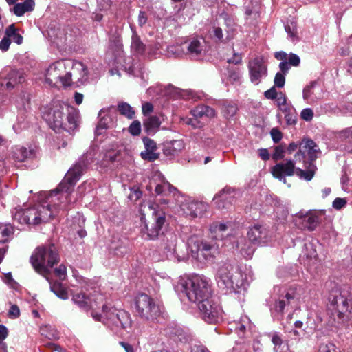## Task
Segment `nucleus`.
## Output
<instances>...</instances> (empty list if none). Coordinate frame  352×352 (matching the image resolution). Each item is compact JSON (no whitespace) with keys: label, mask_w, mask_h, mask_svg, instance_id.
I'll return each instance as SVG.
<instances>
[{"label":"nucleus","mask_w":352,"mask_h":352,"mask_svg":"<svg viewBox=\"0 0 352 352\" xmlns=\"http://www.w3.org/2000/svg\"><path fill=\"white\" fill-rule=\"evenodd\" d=\"M82 173V165L75 164L67 171L58 188L50 193L47 200L27 209L16 208L12 214L13 219L21 224L34 226L47 222L57 212L56 204L52 206V202L60 199H65L68 203L72 201L69 199L72 189L79 180Z\"/></svg>","instance_id":"nucleus-1"},{"label":"nucleus","mask_w":352,"mask_h":352,"mask_svg":"<svg viewBox=\"0 0 352 352\" xmlns=\"http://www.w3.org/2000/svg\"><path fill=\"white\" fill-rule=\"evenodd\" d=\"M175 289L184 293L190 301L197 304L212 297L210 280L198 274L180 277L175 285Z\"/></svg>","instance_id":"nucleus-2"},{"label":"nucleus","mask_w":352,"mask_h":352,"mask_svg":"<svg viewBox=\"0 0 352 352\" xmlns=\"http://www.w3.org/2000/svg\"><path fill=\"white\" fill-rule=\"evenodd\" d=\"M152 201H145L140 206L143 226L140 233L143 239L153 240L160 235L165 223V214Z\"/></svg>","instance_id":"nucleus-3"},{"label":"nucleus","mask_w":352,"mask_h":352,"mask_svg":"<svg viewBox=\"0 0 352 352\" xmlns=\"http://www.w3.org/2000/svg\"><path fill=\"white\" fill-rule=\"evenodd\" d=\"M43 117L54 129L63 128L72 131L78 126V114L76 109L59 101L53 102Z\"/></svg>","instance_id":"nucleus-4"},{"label":"nucleus","mask_w":352,"mask_h":352,"mask_svg":"<svg viewBox=\"0 0 352 352\" xmlns=\"http://www.w3.org/2000/svg\"><path fill=\"white\" fill-rule=\"evenodd\" d=\"M59 261L58 248L52 243L38 247L30 257V263L34 270L45 277H47L51 269Z\"/></svg>","instance_id":"nucleus-5"},{"label":"nucleus","mask_w":352,"mask_h":352,"mask_svg":"<svg viewBox=\"0 0 352 352\" xmlns=\"http://www.w3.org/2000/svg\"><path fill=\"white\" fill-rule=\"evenodd\" d=\"M217 276L219 287L226 288L233 292H239L241 289H245L249 284L247 274L229 265L220 267Z\"/></svg>","instance_id":"nucleus-6"},{"label":"nucleus","mask_w":352,"mask_h":352,"mask_svg":"<svg viewBox=\"0 0 352 352\" xmlns=\"http://www.w3.org/2000/svg\"><path fill=\"white\" fill-rule=\"evenodd\" d=\"M296 161L292 160H287L285 162H280L276 164L271 169L272 175L278 179L280 182L286 184V177H291L296 175L300 179H304L306 181L312 179L316 166L313 164H309L308 170H303L300 168L296 167Z\"/></svg>","instance_id":"nucleus-7"},{"label":"nucleus","mask_w":352,"mask_h":352,"mask_svg":"<svg viewBox=\"0 0 352 352\" xmlns=\"http://www.w3.org/2000/svg\"><path fill=\"white\" fill-rule=\"evenodd\" d=\"M71 67V59H61L50 64L45 74L46 83L52 87H69V69Z\"/></svg>","instance_id":"nucleus-8"},{"label":"nucleus","mask_w":352,"mask_h":352,"mask_svg":"<svg viewBox=\"0 0 352 352\" xmlns=\"http://www.w3.org/2000/svg\"><path fill=\"white\" fill-rule=\"evenodd\" d=\"M188 247L191 256L199 262L211 260L217 252V248L214 243L197 236H191L189 239Z\"/></svg>","instance_id":"nucleus-9"},{"label":"nucleus","mask_w":352,"mask_h":352,"mask_svg":"<svg viewBox=\"0 0 352 352\" xmlns=\"http://www.w3.org/2000/svg\"><path fill=\"white\" fill-rule=\"evenodd\" d=\"M320 153L318 145L311 139H303L300 142V149L294 155L296 162L302 163L305 170H308L309 164L318 157Z\"/></svg>","instance_id":"nucleus-10"},{"label":"nucleus","mask_w":352,"mask_h":352,"mask_svg":"<svg viewBox=\"0 0 352 352\" xmlns=\"http://www.w3.org/2000/svg\"><path fill=\"white\" fill-rule=\"evenodd\" d=\"M102 314L97 311L91 312L92 318L97 322H100L110 328L112 331L118 332V310L116 307L109 305L104 300L100 304Z\"/></svg>","instance_id":"nucleus-11"},{"label":"nucleus","mask_w":352,"mask_h":352,"mask_svg":"<svg viewBox=\"0 0 352 352\" xmlns=\"http://www.w3.org/2000/svg\"><path fill=\"white\" fill-rule=\"evenodd\" d=\"M135 309L138 316L146 320H153L160 314L159 307L147 294H142L135 299Z\"/></svg>","instance_id":"nucleus-12"},{"label":"nucleus","mask_w":352,"mask_h":352,"mask_svg":"<svg viewBox=\"0 0 352 352\" xmlns=\"http://www.w3.org/2000/svg\"><path fill=\"white\" fill-rule=\"evenodd\" d=\"M176 200L183 214L192 218L202 216L208 208V206L206 203L195 201L181 193L177 196Z\"/></svg>","instance_id":"nucleus-13"},{"label":"nucleus","mask_w":352,"mask_h":352,"mask_svg":"<svg viewBox=\"0 0 352 352\" xmlns=\"http://www.w3.org/2000/svg\"><path fill=\"white\" fill-rule=\"evenodd\" d=\"M201 316L208 323H217L223 318L221 306L212 297L198 304Z\"/></svg>","instance_id":"nucleus-14"},{"label":"nucleus","mask_w":352,"mask_h":352,"mask_svg":"<svg viewBox=\"0 0 352 352\" xmlns=\"http://www.w3.org/2000/svg\"><path fill=\"white\" fill-rule=\"evenodd\" d=\"M104 300L105 296L97 292H94L89 296L83 293H77L72 296V301L80 308L85 311L91 310V312L100 309V304L104 302Z\"/></svg>","instance_id":"nucleus-15"},{"label":"nucleus","mask_w":352,"mask_h":352,"mask_svg":"<svg viewBox=\"0 0 352 352\" xmlns=\"http://www.w3.org/2000/svg\"><path fill=\"white\" fill-rule=\"evenodd\" d=\"M248 237L254 244L263 245L272 241V233L265 226L256 224L250 228Z\"/></svg>","instance_id":"nucleus-16"},{"label":"nucleus","mask_w":352,"mask_h":352,"mask_svg":"<svg viewBox=\"0 0 352 352\" xmlns=\"http://www.w3.org/2000/svg\"><path fill=\"white\" fill-rule=\"evenodd\" d=\"M72 67L69 69V86L73 82L82 85L88 80V71L81 62L71 60Z\"/></svg>","instance_id":"nucleus-17"},{"label":"nucleus","mask_w":352,"mask_h":352,"mask_svg":"<svg viewBox=\"0 0 352 352\" xmlns=\"http://www.w3.org/2000/svg\"><path fill=\"white\" fill-rule=\"evenodd\" d=\"M250 80L255 85H258L262 78L267 74V65L262 57H256L248 64Z\"/></svg>","instance_id":"nucleus-18"},{"label":"nucleus","mask_w":352,"mask_h":352,"mask_svg":"<svg viewBox=\"0 0 352 352\" xmlns=\"http://www.w3.org/2000/svg\"><path fill=\"white\" fill-rule=\"evenodd\" d=\"M323 94L322 87L316 81L311 82L302 91L304 100H309L311 103L321 100L323 98Z\"/></svg>","instance_id":"nucleus-19"},{"label":"nucleus","mask_w":352,"mask_h":352,"mask_svg":"<svg viewBox=\"0 0 352 352\" xmlns=\"http://www.w3.org/2000/svg\"><path fill=\"white\" fill-rule=\"evenodd\" d=\"M18 109L17 120L19 122H23L28 118V113L30 109V96L29 94L23 93L19 96L16 100Z\"/></svg>","instance_id":"nucleus-20"},{"label":"nucleus","mask_w":352,"mask_h":352,"mask_svg":"<svg viewBox=\"0 0 352 352\" xmlns=\"http://www.w3.org/2000/svg\"><path fill=\"white\" fill-rule=\"evenodd\" d=\"M116 109L113 107L103 109L99 112L100 121L98 129H107L114 126L116 122Z\"/></svg>","instance_id":"nucleus-21"},{"label":"nucleus","mask_w":352,"mask_h":352,"mask_svg":"<svg viewBox=\"0 0 352 352\" xmlns=\"http://www.w3.org/2000/svg\"><path fill=\"white\" fill-rule=\"evenodd\" d=\"M213 201L219 209L229 208L233 204L234 195L230 190L223 189L214 197Z\"/></svg>","instance_id":"nucleus-22"},{"label":"nucleus","mask_w":352,"mask_h":352,"mask_svg":"<svg viewBox=\"0 0 352 352\" xmlns=\"http://www.w3.org/2000/svg\"><path fill=\"white\" fill-rule=\"evenodd\" d=\"M143 142L145 150L140 153L142 158L148 162H153L158 159L159 154L155 152L157 150L156 143L148 138H144Z\"/></svg>","instance_id":"nucleus-23"},{"label":"nucleus","mask_w":352,"mask_h":352,"mask_svg":"<svg viewBox=\"0 0 352 352\" xmlns=\"http://www.w3.org/2000/svg\"><path fill=\"white\" fill-rule=\"evenodd\" d=\"M184 148V143L182 140L167 141L164 144V154L166 156H175L178 155Z\"/></svg>","instance_id":"nucleus-24"},{"label":"nucleus","mask_w":352,"mask_h":352,"mask_svg":"<svg viewBox=\"0 0 352 352\" xmlns=\"http://www.w3.org/2000/svg\"><path fill=\"white\" fill-rule=\"evenodd\" d=\"M25 80V75L22 70L10 69L6 76V87L8 89H12L17 85Z\"/></svg>","instance_id":"nucleus-25"},{"label":"nucleus","mask_w":352,"mask_h":352,"mask_svg":"<svg viewBox=\"0 0 352 352\" xmlns=\"http://www.w3.org/2000/svg\"><path fill=\"white\" fill-rule=\"evenodd\" d=\"M184 47H186V55L196 58L202 54L204 46L199 40L193 38L185 42Z\"/></svg>","instance_id":"nucleus-26"},{"label":"nucleus","mask_w":352,"mask_h":352,"mask_svg":"<svg viewBox=\"0 0 352 352\" xmlns=\"http://www.w3.org/2000/svg\"><path fill=\"white\" fill-rule=\"evenodd\" d=\"M254 245L249 239L240 238L237 241V248L240 253L246 258H250L254 252Z\"/></svg>","instance_id":"nucleus-27"},{"label":"nucleus","mask_w":352,"mask_h":352,"mask_svg":"<svg viewBox=\"0 0 352 352\" xmlns=\"http://www.w3.org/2000/svg\"><path fill=\"white\" fill-rule=\"evenodd\" d=\"M333 303L336 305L338 310V316L340 319H344L346 313L349 312V300L342 295L336 296L333 300Z\"/></svg>","instance_id":"nucleus-28"},{"label":"nucleus","mask_w":352,"mask_h":352,"mask_svg":"<svg viewBox=\"0 0 352 352\" xmlns=\"http://www.w3.org/2000/svg\"><path fill=\"white\" fill-rule=\"evenodd\" d=\"M155 192L157 195H164L173 194L176 198L180 194V192H178L174 186H173L169 182L165 181L164 178L162 179L161 184H158L155 186Z\"/></svg>","instance_id":"nucleus-29"},{"label":"nucleus","mask_w":352,"mask_h":352,"mask_svg":"<svg viewBox=\"0 0 352 352\" xmlns=\"http://www.w3.org/2000/svg\"><path fill=\"white\" fill-rule=\"evenodd\" d=\"M191 113L196 119L204 118H212L216 116L215 111L212 108L205 105L197 107L191 111Z\"/></svg>","instance_id":"nucleus-30"},{"label":"nucleus","mask_w":352,"mask_h":352,"mask_svg":"<svg viewBox=\"0 0 352 352\" xmlns=\"http://www.w3.org/2000/svg\"><path fill=\"white\" fill-rule=\"evenodd\" d=\"M34 0H25L22 3H16L12 9L14 14L18 16H23L25 12H31L34 8Z\"/></svg>","instance_id":"nucleus-31"},{"label":"nucleus","mask_w":352,"mask_h":352,"mask_svg":"<svg viewBox=\"0 0 352 352\" xmlns=\"http://www.w3.org/2000/svg\"><path fill=\"white\" fill-rule=\"evenodd\" d=\"M118 316V332L122 329L127 331L130 329L132 320L129 314L123 309H119Z\"/></svg>","instance_id":"nucleus-32"},{"label":"nucleus","mask_w":352,"mask_h":352,"mask_svg":"<svg viewBox=\"0 0 352 352\" xmlns=\"http://www.w3.org/2000/svg\"><path fill=\"white\" fill-rule=\"evenodd\" d=\"M301 288L298 286L289 287L285 292V298L287 304L298 302L300 298Z\"/></svg>","instance_id":"nucleus-33"},{"label":"nucleus","mask_w":352,"mask_h":352,"mask_svg":"<svg viewBox=\"0 0 352 352\" xmlns=\"http://www.w3.org/2000/svg\"><path fill=\"white\" fill-rule=\"evenodd\" d=\"M160 121L157 116H150L144 121V127L148 133H155L160 126Z\"/></svg>","instance_id":"nucleus-34"},{"label":"nucleus","mask_w":352,"mask_h":352,"mask_svg":"<svg viewBox=\"0 0 352 352\" xmlns=\"http://www.w3.org/2000/svg\"><path fill=\"white\" fill-rule=\"evenodd\" d=\"M235 331L239 336H243L246 329L251 328L250 320L248 316H241L240 320L234 322Z\"/></svg>","instance_id":"nucleus-35"},{"label":"nucleus","mask_w":352,"mask_h":352,"mask_svg":"<svg viewBox=\"0 0 352 352\" xmlns=\"http://www.w3.org/2000/svg\"><path fill=\"white\" fill-rule=\"evenodd\" d=\"M320 221V217L315 212L309 213L304 218L305 227L309 231L316 230Z\"/></svg>","instance_id":"nucleus-36"},{"label":"nucleus","mask_w":352,"mask_h":352,"mask_svg":"<svg viewBox=\"0 0 352 352\" xmlns=\"http://www.w3.org/2000/svg\"><path fill=\"white\" fill-rule=\"evenodd\" d=\"M47 280L49 281L50 284L51 291L54 292L58 298L63 300H66L68 298L69 296L67 291L60 283H52L48 278H47Z\"/></svg>","instance_id":"nucleus-37"},{"label":"nucleus","mask_w":352,"mask_h":352,"mask_svg":"<svg viewBox=\"0 0 352 352\" xmlns=\"http://www.w3.org/2000/svg\"><path fill=\"white\" fill-rule=\"evenodd\" d=\"M5 34L17 45L23 43V36L19 33V30L15 27L14 24L10 25L5 31Z\"/></svg>","instance_id":"nucleus-38"},{"label":"nucleus","mask_w":352,"mask_h":352,"mask_svg":"<svg viewBox=\"0 0 352 352\" xmlns=\"http://www.w3.org/2000/svg\"><path fill=\"white\" fill-rule=\"evenodd\" d=\"M31 150H28L24 146H16L13 151V157L19 162H24L32 155Z\"/></svg>","instance_id":"nucleus-39"},{"label":"nucleus","mask_w":352,"mask_h":352,"mask_svg":"<svg viewBox=\"0 0 352 352\" xmlns=\"http://www.w3.org/2000/svg\"><path fill=\"white\" fill-rule=\"evenodd\" d=\"M167 52L170 56L175 57H181L183 55H186V47L184 43H177L176 45H170L167 48Z\"/></svg>","instance_id":"nucleus-40"},{"label":"nucleus","mask_w":352,"mask_h":352,"mask_svg":"<svg viewBox=\"0 0 352 352\" xmlns=\"http://www.w3.org/2000/svg\"><path fill=\"white\" fill-rule=\"evenodd\" d=\"M131 49L138 54H142L145 52V45L135 33L132 36Z\"/></svg>","instance_id":"nucleus-41"},{"label":"nucleus","mask_w":352,"mask_h":352,"mask_svg":"<svg viewBox=\"0 0 352 352\" xmlns=\"http://www.w3.org/2000/svg\"><path fill=\"white\" fill-rule=\"evenodd\" d=\"M285 305L283 300H278L274 302L273 307L271 308L272 316L277 320L281 319Z\"/></svg>","instance_id":"nucleus-42"},{"label":"nucleus","mask_w":352,"mask_h":352,"mask_svg":"<svg viewBox=\"0 0 352 352\" xmlns=\"http://www.w3.org/2000/svg\"><path fill=\"white\" fill-rule=\"evenodd\" d=\"M13 233V228L10 224H0V243L7 242Z\"/></svg>","instance_id":"nucleus-43"},{"label":"nucleus","mask_w":352,"mask_h":352,"mask_svg":"<svg viewBox=\"0 0 352 352\" xmlns=\"http://www.w3.org/2000/svg\"><path fill=\"white\" fill-rule=\"evenodd\" d=\"M304 256L311 260L318 257L316 245L312 242L306 243L303 250Z\"/></svg>","instance_id":"nucleus-44"},{"label":"nucleus","mask_w":352,"mask_h":352,"mask_svg":"<svg viewBox=\"0 0 352 352\" xmlns=\"http://www.w3.org/2000/svg\"><path fill=\"white\" fill-rule=\"evenodd\" d=\"M285 29L288 35V38L292 42H296L299 40L297 32V25L296 23H291L285 26Z\"/></svg>","instance_id":"nucleus-45"},{"label":"nucleus","mask_w":352,"mask_h":352,"mask_svg":"<svg viewBox=\"0 0 352 352\" xmlns=\"http://www.w3.org/2000/svg\"><path fill=\"white\" fill-rule=\"evenodd\" d=\"M118 111L120 114L126 116L129 119H132L135 114L133 108L127 103H120L118 107Z\"/></svg>","instance_id":"nucleus-46"},{"label":"nucleus","mask_w":352,"mask_h":352,"mask_svg":"<svg viewBox=\"0 0 352 352\" xmlns=\"http://www.w3.org/2000/svg\"><path fill=\"white\" fill-rule=\"evenodd\" d=\"M269 336L271 338L272 342L274 345V351L278 352V347L280 346L283 343L280 336L277 332H273L269 333Z\"/></svg>","instance_id":"nucleus-47"},{"label":"nucleus","mask_w":352,"mask_h":352,"mask_svg":"<svg viewBox=\"0 0 352 352\" xmlns=\"http://www.w3.org/2000/svg\"><path fill=\"white\" fill-rule=\"evenodd\" d=\"M318 352H338L336 346L332 342L322 343L318 349Z\"/></svg>","instance_id":"nucleus-48"},{"label":"nucleus","mask_w":352,"mask_h":352,"mask_svg":"<svg viewBox=\"0 0 352 352\" xmlns=\"http://www.w3.org/2000/svg\"><path fill=\"white\" fill-rule=\"evenodd\" d=\"M236 107L233 104H227L223 107V113L226 118L232 117L236 112Z\"/></svg>","instance_id":"nucleus-49"},{"label":"nucleus","mask_w":352,"mask_h":352,"mask_svg":"<svg viewBox=\"0 0 352 352\" xmlns=\"http://www.w3.org/2000/svg\"><path fill=\"white\" fill-rule=\"evenodd\" d=\"M54 273L60 280H64L67 278V267L64 265H60L54 270Z\"/></svg>","instance_id":"nucleus-50"},{"label":"nucleus","mask_w":352,"mask_h":352,"mask_svg":"<svg viewBox=\"0 0 352 352\" xmlns=\"http://www.w3.org/2000/svg\"><path fill=\"white\" fill-rule=\"evenodd\" d=\"M129 131L133 135H138L141 132V124L139 121L135 120L129 126Z\"/></svg>","instance_id":"nucleus-51"},{"label":"nucleus","mask_w":352,"mask_h":352,"mask_svg":"<svg viewBox=\"0 0 352 352\" xmlns=\"http://www.w3.org/2000/svg\"><path fill=\"white\" fill-rule=\"evenodd\" d=\"M300 117L307 122L311 121L314 117V111L311 108L304 109L300 113Z\"/></svg>","instance_id":"nucleus-52"},{"label":"nucleus","mask_w":352,"mask_h":352,"mask_svg":"<svg viewBox=\"0 0 352 352\" xmlns=\"http://www.w3.org/2000/svg\"><path fill=\"white\" fill-rule=\"evenodd\" d=\"M285 83V77L284 74L277 73L274 78V85L277 87H283Z\"/></svg>","instance_id":"nucleus-53"},{"label":"nucleus","mask_w":352,"mask_h":352,"mask_svg":"<svg viewBox=\"0 0 352 352\" xmlns=\"http://www.w3.org/2000/svg\"><path fill=\"white\" fill-rule=\"evenodd\" d=\"M285 149L282 146H278L275 148L272 157L274 160H281L284 157Z\"/></svg>","instance_id":"nucleus-54"},{"label":"nucleus","mask_w":352,"mask_h":352,"mask_svg":"<svg viewBox=\"0 0 352 352\" xmlns=\"http://www.w3.org/2000/svg\"><path fill=\"white\" fill-rule=\"evenodd\" d=\"M10 44L11 40L5 34L4 37L0 41V50L2 52L8 51Z\"/></svg>","instance_id":"nucleus-55"},{"label":"nucleus","mask_w":352,"mask_h":352,"mask_svg":"<svg viewBox=\"0 0 352 352\" xmlns=\"http://www.w3.org/2000/svg\"><path fill=\"white\" fill-rule=\"evenodd\" d=\"M270 135L275 143H278L283 138L282 133L276 128H273L271 130Z\"/></svg>","instance_id":"nucleus-56"},{"label":"nucleus","mask_w":352,"mask_h":352,"mask_svg":"<svg viewBox=\"0 0 352 352\" xmlns=\"http://www.w3.org/2000/svg\"><path fill=\"white\" fill-rule=\"evenodd\" d=\"M20 316V310L17 305H12L8 311V316L10 318H16Z\"/></svg>","instance_id":"nucleus-57"},{"label":"nucleus","mask_w":352,"mask_h":352,"mask_svg":"<svg viewBox=\"0 0 352 352\" xmlns=\"http://www.w3.org/2000/svg\"><path fill=\"white\" fill-rule=\"evenodd\" d=\"M279 94L277 93L275 87H272L270 89L265 91L264 95L266 98L274 100L276 99Z\"/></svg>","instance_id":"nucleus-58"},{"label":"nucleus","mask_w":352,"mask_h":352,"mask_svg":"<svg viewBox=\"0 0 352 352\" xmlns=\"http://www.w3.org/2000/svg\"><path fill=\"white\" fill-rule=\"evenodd\" d=\"M111 4V0H98V6L101 10H108Z\"/></svg>","instance_id":"nucleus-59"},{"label":"nucleus","mask_w":352,"mask_h":352,"mask_svg":"<svg viewBox=\"0 0 352 352\" xmlns=\"http://www.w3.org/2000/svg\"><path fill=\"white\" fill-rule=\"evenodd\" d=\"M346 204L345 199L338 197L333 202V207L336 210L342 208Z\"/></svg>","instance_id":"nucleus-60"},{"label":"nucleus","mask_w":352,"mask_h":352,"mask_svg":"<svg viewBox=\"0 0 352 352\" xmlns=\"http://www.w3.org/2000/svg\"><path fill=\"white\" fill-rule=\"evenodd\" d=\"M288 60V64L294 67L298 66L300 63V57L295 54H290Z\"/></svg>","instance_id":"nucleus-61"},{"label":"nucleus","mask_w":352,"mask_h":352,"mask_svg":"<svg viewBox=\"0 0 352 352\" xmlns=\"http://www.w3.org/2000/svg\"><path fill=\"white\" fill-rule=\"evenodd\" d=\"M184 122L186 124L191 125L193 128H199V127H201V126H202V124L195 118H185V119H184Z\"/></svg>","instance_id":"nucleus-62"},{"label":"nucleus","mask_w":352,"mask_h":352,"mask_svg":"<svg viewBox=\"0 0 352 352\" xmlns=\"http://www.w3.org/2000/svg\"><path fill=\"white\" fill-rule=\"evenodd\" d=\"M121 155V151H117L113 152H109L107 154L106 157L111 162H116L120 160V155Z\"/></svg>","instance_id":"nucleus-63"},{"label":"nucleus","mask_w":352,"mask_h":352,"mask_svg":"<svg viewBox=\"0 0 352 352\" xmlns=\"http://www.w3.org/2000/svg\"><path fill=\"white\" fill-rule=\"evenodd\" d=\"M228 77L230 80H232L233 82H237L241 78V74L239 71L236 70H230Z\"/></svg>","instance_id":"nucleus-64"}]
</instances>
